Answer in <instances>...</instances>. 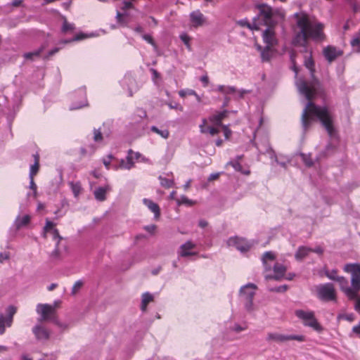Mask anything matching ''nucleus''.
Returning <instances> with one entry per match:
<instances>
[{"mask_svg": "<svg viewBox=\"0 0 360 360\" xmlns=\"http://www.w3.org/2000/svg\"><path fill=\"white\" fill-rule=\"evenodd\" d=\"M297 25L300 29L295 36L292 43L295 46H304L306 55L304 56V65L310 71L313 81L308 83L302 78L296 79L295 85L300 94L309 101L304 108L301 121L304 131H307L311 124L313 118H317L325 128L330 137L336 136V131L333 127V117L326 106H320L314 103L311 100L318 93L319 82L314 79L315 63L312 58L311 52L307 53L306 43L308 38L321 39L323 37V25L319 22L314 23L304 13H295Z\"/></svg>", "mask_w": 360, "mask_h": 360, "instance_id": "obj_1", "label": "nucleus"}, {"mask_svg": "<svg viewBox=\"0 0 360 360\" xmlns=\"http://www.w3.org/2000/svg\"><path fill=\"white\" fill-rule=\"evenodd\" d=\"M258 15L256 18L257 22L261 25L274 27L285 18V11L282 8H272L266 4H260L257 6Z\"/></svg>", "mask_w": 360, "mask_h": 360, "instance_id": "obj_2", "label": "nucleus"}, {"mask_svg": "<svg viewBox=\"0 0 360 360\" xmlns=\"http://www.w3.org/2000/svg\"><path fill=\"white\" fill-rule=\"evenodd\" d=\"M56 307V302L53 305L49 304H38L36 307L37 313L40 315L38 321H51L59 327L66 328V325L62 324L57 318Z\"/></svg>", "mask_w": 360, "mask_h": 360, "instance_id": "obj_3", "label": "nucleus"}, {"mask_svg": "<svg viewBox=\"0 0 360 360\" xmlns=\"http://www.w3.org/2000/svg\"><path fill=\"white\" fill-rule=\"evenodd\" d=\"M257 285L253 283H248L240 288V296L244 303L245 309L248 311H252L254 310L253 298L255 295Z\"/></svg>", "mask_w": 360, "mask_h": 360, "instance_id": "obj_4", "label": "nucleus"}, {"mask_svg": "<svg viewBox=\"0 0 360 360\" xmlns=\"http://www.w3.org/2000/svg\"><path fill=\"white\" fill-rule=\"evenodd\" d=\"M295 314L297 318L303 321L304 326L312 328L319 333L323 330V327L315 318L314 311L297 309Z\"/></svg>", "mask_w": 360, "mask_h": 360, "instance_id": "obj_5", "label": "nucleus"}, {"mask_svg": "<svg viewBox=\"0 0 360 360\" xmlns=\"http://www.w3.org/2000/svg\"><path fill=\"white\" fill-rule=\"evenodd\" d=\"M343 269L345 272L351 274V288L354 289L352 291L354 298L360 290V264H347Z\"/></svg>", "mask_w": 360, "mask_h": 360, "instance_id": "obj_6", "label": "nucleus"}, {"mask_svg": "<svg viewBox=\"0 0 360 360\" xmlns=\"http://www.w3.org/2000/svg\"><path fill=\"white\" fill-rule=\"evenodd\" d=\"M317 297L319 300L328 302L336 300V292L334 285L331 283L320 284L316 287Z\"/></svg>", "mask_w": 360, "mask_h": 360, "instance_id": "obj_7", "label": "nucleus"}, {"mask_svg": "<svg viewBox=\"0 0 360 360\" xmlns=\"http://www.w3.org/2000/svg\"><path fill=\"white\" fill-rule=\"evenodd\" d=\"M266 340L269 342H275L277 343H283L290 340H297L303 342L305 340V337L302 335H284L278 333H268L266 335Z\"/></svg>", "mask_w": 360, "mask_h": 360, "instance_id": "obj_8", "label": "nucleus"}, {"mask_svg": "<svg viewBox=\"0 0 360 360\" xmlns=\"http://www.w3.org/2000/svg\"><path fill=\"white\" fill-rule=\"evenodd\" d=\"M6 315L0 314V335L5 333L6 327H11L13 323V316L17 311V308L13 305L8 306L6 309Z\"/></svg>", "mask_w": 360, "mask_h": 360, "instance_id": "obj_9", "label": "nucleus"}, {"mask_svg": "<svg viewBox=\"0 0 360 360\" xmlns=\"http://www.w3.org/2000/svg\"><path fill=\"white\" fill-rule=\"evenodd\" d=\"M227 245L230 247L236 248L241 252H248L252 245L250 242L237 236L229 238L227 240Z\"/></svg>", "mask_w": 360, "mask_h": 360, "instance_id": "obj_10", "label": "nucleus"}, {"mask_svg": "<svg viewBox=\"0 0 360 360\" xmlns=\"http://www.w3.org/2000/svg\"><path fill=\"white\" fill-rule=\"evenodd\" d=\"M343 54V51L333 46H327L323 49V55L328 63H332Z\"/></svg>", "mask_w": 360, "mask_h": 360, "instance_id": "obj_11", "label": "nucleus"}, {"mask_svg": "<svg viewBox=\"0 0 360 360\" xmlns=\"http://www.w3.org/2000/svg\"><path fill=\"white\" fill-rule=\"evenodd\" d=\"M286 270H287V269L283 264L276 262L274 265V274L273 275H270V274L265 275V279L266 280L274 279L276 281H280L281 278H283Z\"/></svg>", "mask_w": 360, "mask_h": 360, "instance_id": "obj_12", "label": "nucleus"}, {"mask_svg": "<svg viewBox=\"0 0 360 360\" xmlns=\"http://www.w3.org/2000/svg\"><path fill=\"white\" fill-rule=\"evenodd\" d=\"M32 333H34L36 339L39 341H46L50 336V333L46 328L39 323L33 327Z\"/></svg>", "mask_w": 360, "mask_h": 360, "instance_id": "obj_13", "label": "nucleus"}, {"mask_svg": "<svg viewBox=\"0 0 360 360\" xmlns=\"http://www.w3.org/2000/svg\"><path fill=\"white\" fill-rule=\"evenodd\" d=\"M338 282L341 290L345 294L349 300H352L354 299V292L351 287L348 286V281L343 276H339L336 280Z\"/></svg>", "mask_w": 360, "mask_h": 360, "instance_id": "obj_14", "label": "nucleus"}, {"mask_svg": "<svg viewBox=\"0 0 360 360\" xmlns=\"http://www.w3.org/2000/svg\"><path fill=\"white\" fill-rule=\"evenodd\" d=\"M273 27H268L263 33V40L268 47H272L277 44Z\"/></svg>", "mask_w": 360, "mask_h": 360, "instance_id": "obj_15", "label": "nucleus"}, {"mask_svg": "<svg viewBox=\"0 0 360 360\" xmlns=\"http://www.w3.org/2000/svg\"><path fill=\"white\" fill-rule=\"evenodd\" d=\"M143 204L154 214L155 219H159L160 216V209L159 205L150 199L144 198Z\"/></svg>", "mask_w": 360, "mask_h": 360, "instance_id": "obj_16", "label": "nucleus"}, {"mask_svg": "<svg viewBox=\"0 0 360 360\" xmlns=\"http://www.w3.org/2000/svg\"><path fill=\"white\" fill-rule=\"evenodd\" d=\"M191 22L195 27L201 26L205 22V18L202 13L199 11H195L190 15Z\"/></svg>", "mask_w": 360, "mask_h": 360, "instance_id": "obj_17", "label": "nucleus"}, {"mask_svg": "<svg viewBox=\"0 0 360 360\" xmlns=\"http://www.w3.org/2000/svg\"><path fill=\"white\" fill-rule=\"evenodd\" d=\"M134 153L131 150H129L128 152V155L126 159H122L120 162L118 167L123 169H131L134 166V162H133V157L131 154Z\"/></svg>", "mask_w": 360, "mask_h": 360, "instance_id": "obj_18", "label": "nucleus"}, {"mask_svg": "<svg viewBox=\"0 0 360 360\" xmlns=\"http://www.w3.org/2000/svg\"><path fill=\"white\" fill-rule=\"evenodd\" d=\"M229 111L224 110L221 112H217L210 117V121L217 126H221V121L228 116Z\"/></svg>", "mask_w": 360, "mask_h": 360, "instance_id": "obj_19", "label": "nucleus"}, {"mask_svg": "<svg viewBox=\"0 0 360 360\" xmlns=\"http://www.w3.org/2000/svg\"><path fill=\"white\" fill-rule=\"evenodd\" d=\"M194 248L195 245L191 241L188 240L186 242L180 247L181 251L179 252V256L185 257L195 255L194 252H189L190 250H192Z\"/></svg>", "mask_w": 360, "mask_h": 360, "instance_id": "obj_20", "label": "nucleus"}, {"mask_svg": "<svg viewBox=\"0 0 360 360\" xmlns=\"http://www.w3.org/2000/svg\"><path fill=\"white\" fill-rule=\"evenodd\" d=\"M110 186L107 185L105 187H98L94 192V197L98 201H103L105 200V194L108 191H110Z\"/></svg>", "mask_w": 360, "mask_h": 360, "instance_id": "obj_21", "label": "nucleus"}, {"mask_svg": "<svg viewBox=\"0 0 360 360\" xmlns=\"http://www.w3.org/2000/svg\"><path fill=\"white\" fill-rule=\"evenodd\" d=\"M312 248L300 246L298 248L297 252L295 254V258L297 261H302L304 259L310 252H311Z\"/></svg>", "mask_w": 360, "mask_h": 360, "instance_id": "obj_22", "label": "nucleus"}, {"mask_svg": "<svg viewBox=\"0 0 360 360\" xmlns=\"http://www.w3.org/2000/svg\"><path fill=\"white\" fill-rule=\"evenodd\" d=\"M31 217L30 215L26 214L22 217L18 216L14 221V226L17 230L20 229L22 227L27 226L30 222Z\"/></svg>", "mask_w": 360, "mask_h": 360, "instance_id": "obj_23", "label": "nucleus"}, {"mask_svg": "<svg viewBox=\"0 0 360 360\" xmlns=\"http://www.w3.org/2000/svg\"><path fill=\"white\" fill-rule=\"evenodd\" d=\"M238 24L242 27H247L250 30H259L260 22H257L256 18H254L252 23H250L247 19H242L238 21Z\"/></svg>", "mask_w": 360, "mask_h": 360, "instance_id": "obj_24", "label": "nucleus"}, {"mask_svg": "<svg viewBox=\"0 0 360 360\" xmlns=\"http://www.w3.org/2000/svg\"><path fill=\"white\" fill-rule=\"evenodd\" d=\"M275 255L269 251V252H266L264 255H263V257H262V263H263V265L264 266V269L266 271H269L271 269V266L270 265H268L267 264V261L269 260V261H274L275 259Z\"/></svg>", "mask_w": 360, "mask_h": 360, "instance_id": "obj_25", "label": "nucleus"}, {"mask_svg": "<svg viewBox=\"0 0 360 360\" xmlns=\"http://www.w3.org/2000/svg\"><path fill=\"white\" fill-rule=\"evenodd\" d=\"M258 49L261 51V58L263 62H268L270 60L272 53L271 47L266 46L264 49H262L261 46H258Z\"/></svg>", "mask_w": 360, "mask_h": 360, "instance_id": "obj_26", "label": "nucleus"}, {"mask_svg": "<svg viewBox=\"0 0 360 360\" xmlns=\"http://www.w3.org/2000/svg\"><path fill=\"white\" fill-rule=\"evenodd\" d=\"M153 296L149 293V292H145L142 295V300H141V309L143 311H145L146 309L147 305L149 302L153 301Z\"/></svg>", "mask_w": 360, "mask_h": 360, "instance_id": "obj_27", "label": "nucleus"}, {"mask_svg": "<svg viewBox=\"0 0 360 360\" xmlns=\"http://www.w3.org/2000/svg\"><path fill=\"white\" fill-rule=\"evenodd\" d=\"M44 49H45V46H41L37 50H35L32 52L25 53L23 55V57L25 59L33 60L34 57H39L40 56L41 53L44 50Z\"/></svg>", "mask_w": 360, "mask_h": 360, "instance_id": "obj_28", "label": "nucleus"}, {"mask_svg": "<svg viewBox=\"0 0 360 360\" xmlns=\"http://www.w3.org/2000/svg\"><path fill=\"white\" fill-rule=\"evenodd\" d=\"M69 185L71 188V190L74 194V196L75 198H77L79 196V195L81 193V191H82V186H81V184L80 182L79 181H77V182H73V181H71L69 183Z\"/></svg>", "mask_w": 360, "mask_h": 360, "instance_id": "obj_29", "label": "nucleus"}, {"mask_svg": "<svg viewBox=\"0 0 360 360\" xmlns=\"http://www.w3.org/2000/svg\"><path fill=\"white\" fill-rule=\"evenodd\" d=\"M217 89L218 91L226 95L233 94L237 92L236 89L233 86H225L223 85H219Z\"/></svg>", "mask_w": 360, "mask_h": 360, "instance_id": "obj_30", "label": "nucleus"}, {"mask_svg": "<svg viewBox=\"0 0 360 360\" xmlns=\"http://www.w3.org/2000/svg\"><path fill=\"white\" fill-rule=\"evenodd\" d=\"M160 185L166 188H169L174 186V181L172 179H167L162 176H159Z\"/></svg>", "mask_w": 360, "mask_h": 360, "instance_id": "obj_31", "label": "nucleus"}, {"mask_svg": "<svg viewBox=\"0 0 360 360\" xmlns=\"http://www.w3.org/2000/svg\"><path fill=\"white\" fill-rule=\"evenodd\" d=\"M150 130L158 134H159L161 137L164 139H167L169 135V132L167 129L160 130L155 126H152L150 127Z\"/></svg>", "mask_w": 360, "mask_h": 360, "instance_id": "obj_32", "label": "nucleus"}, {"mask_svg": "<svg viewBox=\"0 0 360 360\" xmlns=\"http://www.w3.org/2000/svg\"><path fill=\"white\" fill-rule=\"evenodd\" d=\"M295 56H296V53L294 51L291 50L290 51V59L292 64V70L295 72V76L297 77V75L298 74V68L296 66Z\"/></svg>", "mask_w": 360, "mask_h": 360, "instance_id": "obj_33", "label": "nucleus"}, {"mask_svg": "<svg viewBox=\"0 0 360 360\" xmlns=\"http://www.w3.org/2000/svg\"><path fill=\"white\" fill-rule=\"evenodd\" d=\"M55 224L49 220L46 221V225L44 227V237H46L47 233H51L52 231V229H55L54 228Z\"/></svg>", "mask_w": 360, "mask_h": 360, "instance_id": "obj_34", "label": "nucleus"}, {"mask_svg": "<svg viewBox=\"0 0 360 360\" xmlns=\"http://www.w3.org/2000/svg\"><path fill=\"white\" fill-rule=\"evenodd\" d=\"M176 203L178 204V205H192L193 204L192 200H189L185 195H181L180 197V198H177L176 200Z\"/></svg>", "mask_w": 360, "mask_h": 360, "instance_id": "obj_35", "label": "nucleus"}, {"mask_svg": "<svg viewBox=\"0 0 360 360\" xmlns=\"http://www.w3.org/2000/svg\"><path fill=\"white\" fill-rule=\"evenodd\" d=\"M39 169V163H38V162H37V161H35V162L30 167L29 177L34 178V176L37 174Z\"/></svg>", "mask_w": 360, "mask_h": 360, "instance_id": "obj_36", "label": "nucleus"}, {"mask_svg": "<svg viewBox=\"0 0 360 360\" xmlns=\"http://www.w3.org/2000/svg\"><path fill=\"white\" fill-rule=\"evenodd\" d=\"M60 248L59 247L58 243L56 244V248L51 253V259H58L60 258Z\"/></svg>", "mask_w": 360, "mask_h": 360, "instance_id": "obj_37", "label": "nucleus"}, {"mask_svg": "<svg viewBox=\"0 0 360 360\" xmlns=\"http://www.w3.org/2000/svg\"><path fill=\"white\" fill-rule=\"evenodd\" d=\"M200 131L202 133H210L211 135L214 136L217 134L219 132V130L215 127H208L207 129L203 128L202 125H200Z\"/></svg>", "mask_w": 360, "mask_h": 360, "instance_id": "obj_38", "label": "nucleus"}, {"mask_svg": "<svg viewBox=\"0 0 360 360\" xmlns=\"http://www.w3.org/2000/svg\"><path fill=\"white\" fill-rule=\"evenodd\" d=\"M52 235V238L53 240L56 241V243L60 244V241L63 240V237L60 236L58 230L57 229H52V231L50 233Z\"/></svg>", "mask_w": 360, "mask_h": 360, "instance_id": "obj_39", "label": "nucleus"}, {"mask_svg": "<svg viewBox=\"0 0 360 360\" xmlns=\"http://www.w3.org/2000/svg\"><path fill=\"white\" fill-rule=\"evenodd\" d=\"M227 165H231L236 171L242 172V166L238 161H236V162L231 161V162H228ZM249 173H250L249 171L244 172V174H248Z\"/></svg>", "mask_w": 360, "mask_h": 360, "instance_id": "obj_40", "label": "nucleus"}, {"mask_svg": "<svg viewBox=\"0 0 360 360\" xmlns=\"http://www.w3.org/2000/svg\"><path fill=\"white\" fill-rule=\"evenodd\" d=\"M350 44L353 47L360 46V31L354 35Z\"/></svg>", "mask_w": 360, "mask_h": 360, "instance_id": "obj_41", "label": "nucleus"}, {"mask_svg": "<svg viewBox=\"0 0 360 360\" xmlns=\"http://www.w3.org/2000/svg\"><path fill=\"white\" fill-rule=\"evenodd\" d=\"M94 140L96 142H99L103 140V136L100 129H94Z\"/></svg>", "mask_w": 360, "mask_h": 360, "instance_id": "obj_42", "label": "nucleus"}, {"mask_svg": "<svg viewBox=\"0 0 360 360\" xmlns=\"http://www.w3.org/2000/svg\"><path fill=\"white\" fill-rule=\"evenodd\" d=\"M337 270H332L331 271H326L325 274L330 280L336 281L339 276L337 275Z\"/></svg>", "mask_w": 360, "mask_h": 360, "instance_id": "obj_43", "label": "nucleus"}, {"mask_svg": "<svg viewBox=\"0 0 360 360\" xmlns=\"http://www.w3.org/2000/svg\"><path fill=\"white\" fill-rule=\"evenodd\" d=\"M266 153H269L270 158L274 160L276 162H278V159L274 150L268 145L265 151Z\"/></svg>", "mask_w": 360, "mask_h": 360, "instance_id": "obj_44", "label": "nucleus"}, {"mask_svg": "<svg viewBox=\"0 0 360 360\" xmlns=\"http://www.w3.org/2000/svg\"><path fill=\"white\" fill-rule=\"evenodd\" d=\"M288 289V286L287 285H282L278 287L270 288L269 290L271 292H284Z\"/></svg>", "mask_w": 360, "mask_h": 360, "instance_id": "obj_45", "label": "nucleus"}, {"mask_svg": "<svg viewBox=\"0 0 360 360\" xmlns=\"http://www.w3.org/2000/svg\"><path fill=\"white\" fill-rule=\"evenodd\" d=\"M82 285H83V283L82 281H76L72 288V295L76 294L81 289Z\"/></svg>", "mask_w": 360, "mask_h": 360, "instance_id": "obj_46", "label": "nucleus"}, {"mask_svg": "<svg viewBox=\"0 0 360 360\" xmlns=\"http://www.w3.org/2000/svg\"><path fill=\"white\" fill-rule=\"evenodd\" d=\"M116 19H117V22H119L122 25H126L127 24V22L123 18V14L121 13L120 11L117 12Z\"/></svg>", "mask_w": 360, "mask_h": 360, "instance_id": "obj_47", "label": "nucleus"}, {"mask_svg": "<svg viewBox=\"0 0 360 360\" xmlns=\"http://www.w3.org/2000/svg\"><path fill=\"white\" fill-rule=\"evenodd\" d=\"M74 28H75V27H74L73 24L68 23L66 20H65V22L63 25L62 31L63 32H66L69 30H74Z\"/></svg>", "mask_w": 360, "mask_h": 360, "instance_id": "obj_48", "label": "nucleus"}, {"mask_svg": "<svg viewBox=\"0 0 360 360\" xmlns=\"http://www.w3.org/2000/svg\"><path fill=\"white\" fill-rule=\"evenodd\" d=\"M302 160H303L304 164L307 167H311V166L313 165V161L311 160L310 157H309V156H307V155H304V154H302Z\"/></svg>", "mask_w": 360, "mask_h": 360, "instance_id": "obj_49", "label": "nucleus"}, {"mask_svg": "<svg viewBox=\"0 0 360 360\" xmlns=\"http://www.w3.org/2000/svg\"><path fill=\"white\" fill-rule=\"evenodd\" d=\"M84 35L82 34H77L74 38H72L71 39L62 41L61 43L65 44L70 43L71 41L81 40V39H84Z\"/></svg>", "mask_w": 360, "mask_h": 360, "instance_id": "obj_50", "label": "nucleus"}, {"mask_svg": "<svg viewBox=\"0 0 360 360\" xmlns=\"http://www.w3.org/2000/svg\"><path fill=\"white\" fill-rule=\"evenodd\" d=\"M180 39L187 46V47L188 49H190V44H189L190 37L187 34H183L180 35Z\"/></svg>", "mask_w": 360, "mask_h": 360, "instance_id": "obj_51", "label": "nucleus"}, {"mask_svg": "<svg viewBox=\"0 0 360 360\" xmlns=\"http://www.w3.org/2000/svg\"><path fill=\"white\" fill-rule=\"evenodd\" d=\"M30 188L33 191L34 195L36 196L37 195V185L34 181L33 177H30Z\"/></svg>", "mask_w": 360, "mask_h": 360, "instance_id": "obj_52", "label": "nucleus"}, {"mask_svg": "<svg viewBox=\"0 0 360 360\" xmlns=\"http://www.w3.org/2000/svg\"><path fill=\"white\" fill-rule=\"evenodd\" d=\"M354 300H355L354 309L360 313V295L357 294Z\"/></svg>", "mask_w": 360, "mask_h": 360, "instance_id": "obj_53", "label": "nucleus"}, {"mask_svg": "<svg viewBox=\"0 0 360 360\" xmlns=\"http://www.w3.org/2000/svg\"><path fill=\"white\" fill-rule=\"evenodd\" d=\"M10 258V255L7 252H0V262L3 263L4 261Z\"/></svg>", "mask_w": 360, "mask_h": 360, "instance_id": "obj_54", "label": "nucleus"}, {"mask_svg": "<svg viewBox=\"0 0 360 360\" xmlns=\"http://www.w3.org/2000/svg\"><path fill=\"white\" fill-rule=\"evenodd\" d=\"M143 39L144 40H146L148 43L153 45L154 47L156 46L154 40L153 39V38L151 37V36H150L148 34H144V35H143Z\"/></svg>", "mask_w": 360, "mask_h": 360, "instance_id": "obj_55", "label": "nucleus"}, {"mask_svg": "<svg viewBox=\"0 0 360 360\" xmlns=\"http://www.w3.org/2000/svg\"><path fill=\"white\" fill-rule=\"evenodd\" d=\"M221 127L224 131V136L226 137V139H229V137L231 134V131L229 129L228 126L226 125H221Z\"/></svg>", "mask_w": 360, "mask_h": 360, "instance_id": "obj_56", "label": "nucleus"}, {"mask_svg": "<svg viewBox=\"0 0 360 360\" xmlns=\"http://www.w3.org/2000/svg\"><path fill=\"white\" fill-rule=\"evenodd\" d=\"M112 155H109L107 159H103V162L105 167L108 169L110 168V161L112 159Z\"/></svg>", "mask_w": 360, "mask_h": 360, "instance_id": "obj_57", "label": "nucleus"}, {"mask_svg": "<svg viewBox=\"0 0 360 360\" xmlns=\"http://www.w3.org/2000/svg\"><path fill=\"white\" fill-rule=\"evenodd\" d=\"M131 8H133V4L131 2L127 1H123V7H122L123 10H127V9H129Z\"/></svg>", "mask_w": 360, "mask_h": 360, "instance_id": "obj_58", "label": "nucleus"}, {"mask_svg": "<svg viewBox=\"0 0 360 360\" xmlns=\"http://www.w3.org/2000/svg\"><path fill=\"white\" fill-rule=\"evenodd\" d=\"M60 48H58V47H56L54 49H53L52 50H51L49 53H48V55L45 57L46 58H48L52 56H53L55 53H56L57 52H58V51L60 50Z\"/></svg>", "mask_w": 360, "mask_h": 360, "instance_id": "obj_59", "label": "nucleus"}, {"mask_svg": "<svg viewBox=\"0 0 360 360\" xmlns=\"http://www.w3.org/2000/svg\"><path fill=\"white\" fill-rule=\"evenodd\" d=\"M150 72H152L153 80L160 77V73L155 69L151 68Z\"/></svg>", "mask_w": 360, "mask_h": 360, "instance_id": "obj_60", "label": "nucleus"}, {"mask_svg": "<svg viewBox=\"0 0 360 360\" xmlns=\"http://www.w3.org/2000/svg\"><path fill=\"white\" fill-rule=\"evenodd\" d=\"M311 252H315L318 255H322L323 252V249L321 247L318 246L314 249L312 248Z\"/></svg>", "mask_w": 360, "mask_h": 360, "instance_id": "obj_61", "label": "nucleus"}, {"mask_svg": "<svg viewBox=\"0 0 360 360\" xmlns=\"http://www.w3.org/2000/svg\"><path fill=\"white\" fill-rule=\"evenodd\" d=\"M233 330L237 333H239L242 330H245V328H243L242 326L238 325V324H236L233 327Z\"/></svg>", "mask_w": 360, "mask_h": 360, "instance_id": "obj_62", "label": "nucleus"}, {"mask_svg": "<svg viewBox=\"0 0 360 360\" xmlns=\"http://www.w3.org/2000/svg\"><path fill=\"white\" fill-rule=\"evenodd\" d=\"M219 176V173H213V174H211L208 178V181H213V180H215L217 179H218Z\"/></svg>", "mask_w": 360, "mask_h": 360, "instance_id": "obj_63", "label": "nucleus"}, {"mask_svg": "<svg viewBox=\"0 0 360 360\" xmlns=\"http://www.w3.org/2000/svg\"><path fill=\"white\" fill-rule=\"evenodd\" d=\"M200 81L204 83L205 86H207L209 82V79L207 75H203L200 78Z\"/></svg>", "mask_w": 360, "mask_h": 360, "instance_id": "obj_64", "label": "nucleus"}]
</instances>
